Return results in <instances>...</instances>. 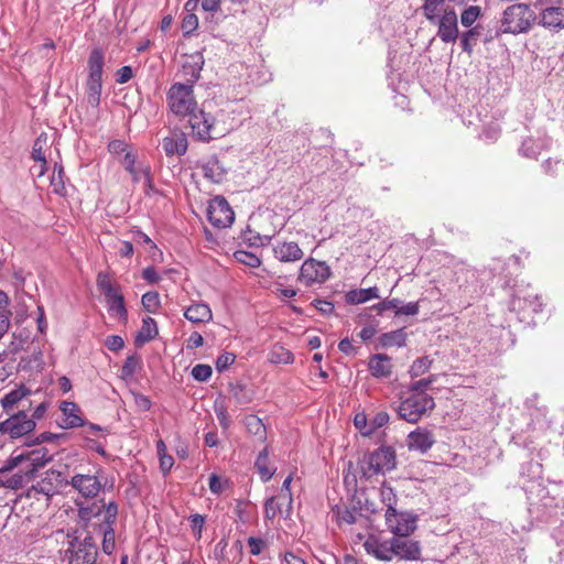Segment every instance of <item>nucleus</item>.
<instances>
[{"instance_id": "obj_1", "label": "nucleus", "mask_w": 564, "mask_h": 564, "mask_svg": "<svg viewBox=\"0 0 564 564\" xmlns=\"http://www.w3.org/2000/svg\"><path fill=\"white\" fill-rule=\"evenodd\" d=\"M432 381V379L419 380L402 393L398 408L401 419L409 423H416L434 409V399L426 393V389Z\"/></svg>"}, {"instance_id": "obj_2", "label": "nucleus", "mask_w": 564, "mask_h": 564, "mask_svg": "<svg viewBox=\"0 0 564 564\" xmlns=\"http://www.w3.org/2000/svg\"><path fill=\"white\" fill-rule=\"evenodd\" d=\"M536 15L529 3L517 2L508 4L499 19V28L495 33L488 32L484 42H490L500 34H521L531 30Z\"/></svg>"}, {"instance_id": "obj_3", "label": "nucleus", "mask_w": 564, "mask_h": 564, "mask_svg": "<svg viewBox=\"0 0 564 564\" xmlns=\"http://www.w3.org/2000/svg\"><path fill=\"white\" fill-rule=\"evenodd\" d=\"M166 106L178 118H185L197 110L193 85L174 83L166 93Z\"/></svg>"}, {"instance_id": "obj_4", "label": "nucleus", "mask_w": 564, "mask_h": 564, "mask_svg": "<svg viewBox=\"0 0 564 564\" xmlns=\"http://www.w3.org/2000/svg\"><path fill=\"white\" fill-rule=\"evenodd\" d=\"M359 464L362 477L369 479L395 467V452L390 446H381L371 453L365 454Z\"/></svg>"}, {"instance_id": "obj_5", "label": "nucleus", "mask_w": 564, "mask_h": 564, "mask_svg": "<svg viewBox=\"0 0 564 564\" xmlns=\"http://www.w3.org/2000/svg\"><path fill=\"white\" fill-rule=\"evenodd\" d=\"M98 551L95 540L88 533L84 536H75L68 541L64 550L63 560L67 564H93L97 560Z\"/></svg>"}, {"instance_id": "obj_6", "label": "nucleus", "mask_w": 564, "mask_h": 564, "mask_svg": "<svg viewBox=\"0 0 564 564\" xmlns=\"http://www.w3.org/2000/svg\"><path fill=\"white\" fill-rule=\"evenodd\" d=\"M105 57L100 48H94L88 57V78L86 83L87 102L97 108L100 104V95L102 89V68Z\"/></svg>"}, {"instance_id": "obj_7", "label": "nucleus", "mask_w": 564, "mask_h": 564, "mask_svg": "<svg viewBox=\"0 0 564 564\" xmlns=\"http://www.w3.org/2000/svg\"><path fill=\"white\" fill-rule=\"evenodd\" d=\"M51 460L52 456L47 448L42 447L9 457L0 468V473L10 471L23 466L29 475L34 476L40 468H43Z\"/></svg>"}, {"instance_id": "obj_8", "label": "nucleus", "mask_w": 564, "mask_h": 564, "mask_svg": "<svg viewBox=\"0 0 564 564\" xmlns=\"http://www.w3.org/2000/svg\"><path fill=\"white\" fill-rule=\"evenodd\" d=\"M35 426L34 419H30L25 411H19L0 422V433L15 440L32 433Z\"/></svg>"}, {"instance_id": "obj_9", "label": "nucleus", "mask_w": 564, "mask_h": 564, "mask_svg": "<svg viewBox=\"0 0 564 564\" xmlns=\"http://www.w3.org/2000/svg\"><path fill=\"white\" fill-rule=\"evenodd\" d=\"M330 275V269L324 261L306 259L300 269L297 281L305 286L324 283Z\"/></svg>"}, {"instance_id": "obj_10", "label": "nucleus", "mask_w": 564, "mask_h": 564, "mask_svg": "<svg viewBox=\"0 0 564 564\" xmlns=\"http://www.w3.org/2000/svg\"><path fill=\"white\" fill-rule=\"evenodd\" d=\"M207 217L213 226L227 228L234 223L235 213L224 197L217 196L209 202Z\"/></svg>"}, {"instance_id": "obj_11", "label": "nucleus", "mask_w": 564, "mask_h": 564, "mask_svg": "<svg viewBox=\"0 0 564 564\" xmlns=\"http://www.w3.org/2000/svg\"><path fill=\"white\" fill-rule=\"evenodd\" d=\"M434 24H437V36L443 43H455L459 37L457 14L453 8H444Z\"/></svg>"}, {"instance_id": "obj_12", "label": "nucleus", "mask_w": 564, "mask_h": 564, "mask_svg": "<svg viewBox=\"0 0 564 564\" xmlns=\"http://www.w3.org/2000/svg\"><path fill=\"white\" fill-rule=\"evenodd\" d=\"M70 486L85 498H95L102 488L98 471L77 473L70 479Z\"/></svg>"}, {"instance_id": "obj_13", "label": "nucleus", "mask_w": 564, "mask_h": 564, "mask_svg": "<svg viewBox=\"0 0 564 564\" xmlns=\"http://www.w3.org/2000/svg\"><path fill=\"white\" fill-rule=\"evenodd\" d=\"M193 134L202 141H209L215 137L214 119L204 110L197 108L187 116Z\"/></svg>"}, {"instance_id": "obj_14", "label": "nucleus", "mask_w": 564, "mask_h": 564, "mask_svg": "<svg viewBox=\"0 0 564 564\" xmlns=\"http://www.w3.org/2000/svg\"><path fill=\"white\" fill-rule=\"evenodd\" d=\"M388 529L397 536H409L416 529V517L409 513L394 512L384 514Z\"/></svg>"}, {"instance_id": "obj_15", "label": "nucleus", "mask_w": 564, "mask_h": 564, "mask_svg": "<svg viewBox=\"0 0 564 564\" xmlns=\"http://www.w3.org/2000/svg\"><path fill=\"white\" fill-rule=\"evenodd\" d=\"M408 536L392 538L393 558L417 561L421 557V546L417 541Z\"/></svg>"}, {"instance_id": "obj_16", "label": "nucleus", "mask_w": 564, "mask_h": 564, "mask_svg": "<svg viewBox=\"0 0 564 564\" xmlns=\"http://www.w3.org/2000/svg\"><path fill=\"white\" fill-rule=\"evenodd\" d=\"M366 552L380 561L393 560L392 539L382 540L377 535H369L364 543Z\"/></svg>"}, {"instance_id": "obj_17", "label": "nucleus", "mask_w": 564, "mask_h": 564, "mask_svg": "<svg viewBox=\"0 0 564 564\" xmlns=\"http://www.w3.org/2000/svg\"><path fill=\"white\" fill-rule=\"evenodd\" d=\"M558 4H544V9L541 10L540 24L550 30H562L564 29V8Z\"/></svg>"}, {"instance_id": "obj_18", "label": "nucleus", "mask_w": 564, "mask_h": 564, "mask_svg": "<svg viewBox=\"0 0 564 564\" xmlns=\"http://www.w3.org/2000/svg\"><path fill=\"white\" fill-rule=\"evenodd\" d=\"M435 443L433 433L426 429L417 427L408 435L406 445L410 451L426 453Z\"/></svg>"}, {"instance_id": "obj_19", "label": "nucleus", "mask_w": 564, "mask_h": 564, "mask_svg": "<svg viewBox=\"0 0 564 564\" xmlns=\"http://www.w3.org/2000/svg\"><path fill=\"white\" fill-rule=\"evenodd\" d=\"M187 138L182 131H173L170 135L163 138L162 148L167 156L174 154L183 155L187 151Z\"/></svg>"}, {"instance_id": "obj_20", "label": "nucleus", "mask_w": 564, "mask_h": 564, "mask_svg": "<svg viewBox=\"0 0 564 564\" xmlns=\"http://www.w3.org/2000/svg\"><path fill=\"white\" fill-rule=\"evenodd\" d=\"M274 257L281 262H294L303 258L304 253L294 241L278 242L273 247Z\"/></svg>"}, {"instance_id": "obj_21", "label": "nucleus", "mask_w": 564, "mask_h": 564, "mask_svg": "<svg viewBox=\"0 0 564 564\" xmlns=\"http://www.w3.org/2000/svg\"><path fill=\"white\" fill-rule=\"evenodd\" d=\"M368 368L375 378H388L392 373V359L384 354H376L369 358Z\"/></svg>"}, {"instance_id": "obj_22", "label": "nucleus", "mask_w": 564, "mask_h": 564, "mask_svg": "<svg viewBox=\"0 0 564 564\" xmlns=\"http://www.w3.org/2000/svg\"><path fill=\"white\" fill-rule=\"evenodd\" d=\"M204 66V57L200 53H195L187 56L182 65V74L193 85L199 77Z\"/></svg>"}, {"instance_id": "obj_23", "label": "nucleus", "mask_w": 564, "mask_h": 564, "mask_svg": "<svg viewBox=\"0 0 564 564\" xmlns=\"http://www.w3.org/2000/svg\"><path fill=\"white\" fill-rule=\"evenodd\" d=\"M63 413L62 427L73 429L79 425H85L84 420L80 416V409L74 402L63 401L59 406Z\"/></svg>"}, {"instance_id": "obj_24", "label": "nucleus", "mask_w": 564, "mask_h": 564, "mask_svg": "<svg viewBox=\"0 0 564 564\" xmlns=\"http://www.w3.org/2000/svg\"><path fill=\"white\" fill-rule=\"evenodd\" d=\"M135 162L137 155L131 148L124 153L123 159L121 160V164L123 165L124 170L129 172L134 182H140L142 177H144L147 181H150V169H138L135 166Z\"/></svg>"}, {"instance_id": "obj_25", "label": "nucleus", "mask_w": 564, "mask_h": 564, "mask_svg": "<svg viewBox=\"0 0 564 564\" xmlns=\"http://www.w3.org/2000/svg\"><path fill=\"white\" fill-rule=\"evenodd\" d=\"M184 316L194 324H202L212 321L213 312L209 305L205 303H194L186 308Z\"/></svg>"}, {"instance_id": "obj_26", "label": "nucleus", "mask_w": 564, "mask_h": 564, "mask_svg": "<svg viewBox=\"0 0 564 564\" xmlns=\"http://www.w3.org/2000/svg\"><path fill=\"white\" fill-rule=\"evenodd\" d=\"M196 0H187L184 4V17L182 19L181 29L184 36L191 35L198 28V18L195 14Z\"/></svg>"}, {"instance_id": "obj_27", "label": "nucleus", "mask_w": 564, "mask_h": 564, "mask_svg": "<svg viewBox=\"0 0 564 564\" xmlns=\"http://www.w3.org/2000/svg\"><path fill=\"white\" fill-rule=\"evenodd\" d=\"M47 135L46 133H41L34 141L33 149H32V159L40 163L37 176H42L46 169H47V162L45 152L47 150Z\"/></svg>"}, {"instance_id": "obj_28", "label": "nucleus", "mask_w": 564, "mask_h": 564, "mask_svg": "<svg viewBox=\"0 0 564 564\" xmlns=\"http://www.w3.org/2000/svg\"><path fill=\"white\" fill-rule=\"evenodd\" d=\"M158 334L159 330L156 322L152 317L148 316L142 319V326L135 335L134 344L141 347L145 343H149L152 339H154L158 336Z\"/></svg>"}, {"instance_id": "obj_29", "label": "nucleus", "mask_w": 564, "mask_h": 564, "mask_svg": "<svg viewBox=\"0 0 564 564\" xmlns=\"http://www.w3.org/2000/svg\"><path fill=\"white\" fill-rule=\"evenodd\" d=\"M484 26L476 24L475 26L468 28L467 31L459 34L462 51L471 55L477 42V39L482 35Z\"/></svg>"}, {"instance_id": "obj_30", "label": "nucleus", "mask_w": 564, "mask_h": 564, "mask_svg": "<svg viewBox=\"0 0 564 564\" xmlns=\"http://www.w3.org/2000/svg\"><path fill=\"white\" fill-rule=\"evenodd\" d=\"M254 467L263 482L269 481L274 475L276 468L271 466L268 448H263L256 459Z\"/></svg>"}, {"instance_id": "obj_31", "label": "nucleus", "mask_w": 564, "mask_h": 564, "mask_svg": "<svg viewBox=\"0 0 564 564\" xmlns=\"http://www.w3.org/2000/svg\"><path fill=\"white\" fill-rule=\"evenodd\" d=\"M31 391L24 384L11 390L1 399V406L4 411H11L22 399L30 395Z\"/></svg>"}, {"instance_id": "obj_32", "label": "nucleus", "mask_w": 564, "mask_h": 564, "mask_svg": "<svg viewBox=\"0 0 564 564\" xmlns=\"http://www.w3.org/2000/svg\"><path fill=\"white\" fill-rule=\"evenodd\" d=\"M372 299H379L377 286L351 290L346 294L347 303L354 305L362 304Z\"/></svg>"}, {"instance_id": "obj_33", "label": "nucleus", "mask_w": 564, "mask_h": 564, "mask_svg": "<svg viewBox=\"0 0 564 564\" xmlns=\"http://www.w3.org/2000/svg\"><path fill=\"white\" fill-rule=\"evenodd\" d=\"M379 343L384 348L403 347L406 343V333L403 328L383 333L379 337Z\"/></svg>"}, {"instance_id": "obj_34", "label": "nucleus", "mask_w": 564, "mask_h": 564, "mask_svg": "<svg viewBox=\"0 0 564 564\" xmlns=\"http://www.w3.org/2000/svg\"><path fill=\"white\" fill-rule=\"evenodd\" d=\"M203 176L212 183H221L225 178V171L217 160H208L202 165Z\"/></svg>"}, {"instance_id": "obj_35", "label": "nucleus", "mask_w": 564, "mask_h": 564, "mask_svg": "<svg viewBox=\"0 0 564 564\" xmlns=\"http://www.w3.org/2000/svg\"><path fill=\"white\" fill-rule=\"evenodd\" d=\"M105 297L109 312L117 314L122 319H127L128 312L124 305L123 295L120 293V289Z\"/></svg>"}, {"instance_id": "obj_36", "label": "nucleus", "mask_w": 564, "mask_h": 564, "mask_svg": "<svg viewBox=\"0 0 564 564\" xmlns=\"http://www.w3.org/2000/svg\"><path fill=\"white\" fill-rule=\"evenodd\" d=\"M245 425L247 431L258 437L259 441L264 442L267 438V429L262 420L257 415L250 414L245 417Z\"/></svg>"}, {"instance_id": "obj_37", "label": "nucleus", "mask_w": 564, "mask_h": 564, "mask_svg": "<svg viewBox=\"0 0 564 564\" xmlns=\"http://www.w3.org/2000/svg\"><path fill=\"white\" fill-rule=\"evenodd\" d=\"M268 360L275 365H289L294 361V355L283 346H273L268 354Z\"/></svg>"}, {"instance_id": "obj_38", "label": "nucleus", "mask_w": 564, "mask_h": 564, "mask_svg": "<svg viewBox=\"0 0 564 564\" xmlns=\"http://www.w3.org/2000/svg\"><path fill=\"white\" fill-rule=\"evenodd\" d=\"M445 0H422V14L430 22L435 23L440 17L441 8Z\"/></svg>"}, {"instance_id": "obj_39", "label": "nucleus", "mask_w": 564, "mask_h": 564, "mask_svg": "<svg viewBox=\"0 0 564 564\" xmlns=\"http://www.w3.org/2000/svg\"><path fill=\"white\" fill-rule=\"evenodd\" d=\"M285 506L283 499L278 497H270L264 502V518L273 520L278 514L282 513V509Z\"/></svg>"}, {"instance_id": "obj_40", "label": "nucleus", "mask_w": 564, "mask_h": 564, "mask_svg": "<svg viewBox=\"0 0 564 564\" xmlns=\"http://www.w3.org/2000/svg\"><path fill=\"white\" fill-rule=\"evenodd\" d=\"M482 15V9L479 6H469L460 13V23L464 28L475 26V22Z\"/></svg>"}, {"instance_id": "obj_41", "label": "nucleus", "mask_w": 564, "mask_h": 564, "mask_svg": "<svg viewBox=\"0 0 564 564\" xmlns=\"http://www.w3.org/2000/svg\"><path fill=\"white\" fill-rule=\"evenodd\" d=\"M96 284H97V288L99 289V291L105 295H109L113 292H116L117 290L120 289L119 285H116L111 278H110V274L107 273V272H99L97 274V278H96Z\"/></svg>"}, {"instance_id": "obj_42", "label": "nucleus", "mask_w": 564, "mask_h": 564, "mask_svg": "<svg viewBox=\"0 0 564 564\" xmlns=\"http://www.w3.org/2000/svg\"><path fill=\"white\" fill-rule=\"evenodd\" d=\"M333 512L336 516L338 524H352L357 521V517L360 516L355 509L339 506H336V508L333 509Z\"/></svg>"}, {"instance_id": "obj_43", "label": "nucleus", "mask_w": 564, "mask_h": 564, "mask_svg": "<svg viewBox=\"0 0 564 564\" xmlns=\"http://www.w3.org/2000/svg\"><path fill=\"white\" fill-rule=\"evenodd\" d=\"M99 516L102 517V524L100 525V529L110 527L113 528L117 516H118V506L116 502H109L107 505H104V510L100 511Z\"/></svg>"}, {"instance_id": "obj_44", "label": "nucleus", "mask_w": 564, "mask_h": 564, "mask_svg": "<svg viewBox=\"0 0 564 564\" xmlns=\"http://www.w3.org/2000/svg\"><path fill=\"white\" fill-rule=\"evenodd\" d=\"M380 496H381V501L387 507L386 514L394 512L397 510L395 505H397L398 498H397V495L393 491L392 487L383 484L380 488Z\"/></svg>"}, {"instance_id": "obj_45", "label": "nucleus", "mask_w": 564, "mask_h": 564, "mask_svg": "<svg viewBox=\"0 0 564 564\" xmlns=\"http://www.w3.org/2000/svg\"><path fill=\"white\" fill-rule=\"evenodd\" d=\"M22 469L14 474L12 477H10L8 480L3 481V485L2 487H7V488H11V489H19L21 487H23V485L31 480L33 478L32 475H29L26 473V469L21 466Z\"/></svg>"}, {"instance_id": "obj_46", "label": "nucleus", "mask_w": 564, "mask_h": 564, "mask_svg": "<svg viewBox=\"0 0 564 564\" xmlns=\"http://www.w3.org/2000/svg\"><path fill=\"white\" fill-rule=\"evenodd\" d=\"M55 492L54 486L51 481L42 479L37 484L33 485L29 490V496L36 497L37 495H43L46 500H48L53 494Z\"/></svg>"}, {"instance_id": "obj_47", "label": "nucleus", "mask_w": 564, "mask_h": 564, "mask_svg": "<svg viewBox=\"0 0 564 564\" xmlns=\"http://www.w3.org/2000/svg\"><path fill=\"white\" fill-rule=\"evenodd\" d=\"M140 367L141 358L137 355H131L127 357L123 366L121 367V376L124 378H131Z\"/></svg>"}, {"instance_id": "obj_48", "label": "nucleus", "mask_w": 564, "mask_h": 564, "mask_svg": "<svg viewBox=\"0 0 564 564\" xmlns=\"http://www.w3.org/2000/svg\"><path fill=\"white\" fill-rule=\"evenodd\" d=\"M229 391L239 404L250 403L252 398L247 391V388L242 383H235L229 386Z\"/></svg>"}, {"instance_id": "obj_49", "label": "nucleus", "mask_w": 564, "mask_h": 564, "mask_svg": "<svg viewBox=\"0 0 564 564\" xmlns=\"http://www.w3.org/2000/svg\"><path fill=\"white\" fill-rule=\"evenodd\" d=\"M431 366H432V360L429 357H426V356L420 357L413 361V364L410 368V373L412 377H420V376L424 375L425 372H427L429 369L431 368Z\"/></svg>"}, {"instance_id": "obj_50", "label": "nucleus", "mask_w": 564, "mask_h": 564, "mask_svg": "<svg viewBox=\"0 0 564 564\" xmlns=\"http://www.w3.org/2000/svg\"><path fill=\"white\" fill-rule=\"evenodd\" d=\"M291 482H292V475H289L284 479L282 487H281V492L279 495V499H283V501H285V508H286L288 514L291 512L292 505H293V497H292V492H291Z\"/></svg>"}, {"instance_id": "obj_51", "label": "nucleus", "mask_w": 564, "mask_h": 564, "mask_svg": "<svg viewBox=\"0 0 564 564\" xmlns=\"http://www.w3.org/2000/svg\"><path fill=\"white\" fill-rule=\"evenodd\" d=\"M160 304V295L158 292H147L142 295V305L147 312L155 313Z\"/></svg>"}, {"instance_id": "obj_52", "label": "nucleus", "mask_w": 564, "mask_h": 564, "mask_svg": "<svg viewBox=\"0 0 564 564\" xmlns=\"http://www.w3.org/2000/svg\"><path fill=\"white\" fill-rule=\"evenodd\" d=\"M101 533H102V543H101V547H102V551L106 553V554H111L115 550V545H116V542H115V529L113 528H110V527H107V528H104V529H100Z\"/></svg>"}, {"instance_id": "obj_53", "label": "nucleus", "mask_w": 564, "mask_h": 564, "mask_svg": "<svg viewBox=\"0 0 564 564\" xmlns=\"http://www.w3.org/2000/svg\"><path fill=\"white\" fill-rule=\"evenodd\" d=\"M63 176H64L63 167L62 166H59L58 169L55 167L52 180H51V186L53 187V192L58 195H65V193H66Z\"/></svg>"}, {"instance_id": "obj_54", "label": "nucleus", "mask_w": 564, "mask_h": 564, "mask_svg": "<svg viewBox=\"0 0 564 564\" xmlns=\"http://www.w3.org/2000/svg\"><path fill=\"white\" fill-rule=\"evenodd\" d=\"M235 258L239 262H241L250 268H258L261 264L260 259L256 254H253L252 252H249V251H243V250L236 251Z\"/></svg>"}, {"instance_id": "obj_55", "label": "nucleus", "mask_w": 564, "mask_h": 564, "mask_svg": "<svg viewBox=\"0 0 564 564\" xmlns=\"http://www.w3.org/2000/svg\"><path fill=\"white\" fill-rule=\"evenodd\" d=\"M354 425L364 436H369L373 433V429H370V423H368L367 415L362 412L355 415Z\"/></svg>"}, {"instance_id": "obj_56", "label": "nucleus", "mask_w": 564, "mask_h": 564, "mask_svg": "<svg viewBox=\"0 0 564 564\" xmlns=\"http://www.w3.org/2000/svg\"><path fill=\"white\" fill-rule=\"evenodd\" d=\"M212 367L204 364H198L192 369V376L195 380L204 382L212 377Z\"/></svg>"}, {"instance_id": "obj_57", "label": "nucleus", "mask_w": 564, "mask_h": 564, "mask_svg": "<svg viewBox=\"0 0 564 564\" xmlns=\"http://www.w3.org/2000/svg\"><path fill=\"white\" fill-rule=\"evenodd\" d=\"M236 360V355L232 352H224L216 360V369L221 372L226 370Z\"/></svg>"}, {"instance_id": "obj_58", "label": "nucleus", "mask_w": 564, "mask_h": 564, "mask_svg": "<svg viewBox=\"0 0 564 564\" xmlns=\"http://www.w3.org/2000/svg\"><path fill=\"white\" fill-rule=\"evenodd\" d=\"M191 529L197 539L202 536V530L205 523V518L202 514H193L189 517Z\"/></svg>"}, {"instance_id": "obj_59", "label": "nucleus", "mask_w": 564, "mask_h": 564, "mask_svg": "<svg viewBox=\"0 0 564 564\" xmlns=\"http://www.w3.org/2000/svg\"><path fill=\"white\" fill-rule=\"evenodd\" d=\"M132 147L122 140H112L108 144V151L113 155L124 154Z\"/></svg>"}, {"instance_id": "obj_60", "label": "nucleus", "mask_w": 564, "mask_h": 564, "mask_svg": "<svg viewBox=\"0 0 564 564\" xmlns=\"http://www.w3.org/2000/svg\"><path fill=\"white\" fill-rule=\"evenodd\" d=\"M215 412H216V415H217L220 426L224 430H227L230 425V420H229L226 406L224 404H219V405L216 404Z\"/></svg>"}, {"instance_id": "obj_61", "label": "nucleus", "mask_w": 564, "mask_h": 564, "mask_svg": "<svg viewBox=\"0 0 564 564\" xmlns=\"http://www.w3.org/2000/svg\"><path fill=\"white\" fill-rule=\"evenodd\" d=\"M11 315L9 297L3 291H0V319L10 321Z\"/></svg>"}, {"instance_id": "obj_62", "label": "nucleus", "mask_w": 564, "mask_h": 564, "mask_svg": "<svg viewBox=\"0 0 564 564\" xmlns=\"http://www.w3.org/2000/svg\"><path fill=\"white\" fill-rule=\"evenodd\" d=\"M105 345L109 350L118 351L123 348L124 341L119 335H110L106 338Z\"/></svg>"}, {"instance_id": "obj_63", "label": "nucleus", "mask_w": 564, "mask_h": 564, "mask_svg": "<svg viewBox=\"0 0 564 564\" xmlns=\"http://www.w3.org/2000/svg\"><path fill=\"white\" fill-rule=\"evenodd\" d=\"M133 400L137 408L141 411H149L152 406L150 398L142 393H133Z\"/></svg>"}, {"instance_id": "obj_64", "label": "nucleus", "mask_w": 564, "mask_h": 564, "mask_svg": "<svg viewBox=\"0 0 564 564\" xmlns=\"http://www.w3.org/2000/svg\"><path fill=\"white\" fill-rule=\"evenodd\" d=\"M388 422L389 414L386 411H380L370 421V429H373L375 432L377 429L384 426Z\"/></svg>"}]
</instances>
